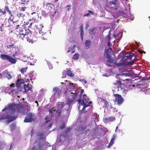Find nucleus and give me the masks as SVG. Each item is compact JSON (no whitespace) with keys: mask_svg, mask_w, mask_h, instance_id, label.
<instances>
[{"mask_svg":"<svg viewBox=\"0 0 150 150\" xmlns=\"http://www.w3.org/2000/svg\"><path fill=\"white\" fill-rule=\"evenodd\" d=\"M70 128H68L67 130L65 131L63 135H61L57 137L55 143L56 145H60L62 144L63 140H65L66 139H68L69 138L67 135L68 134V133L70 131Z\"/></svg>","mask_w":150,"mask_h":150,"instance_id":"3","label":"nucleus"},{"mask_svg":"<svg viewBox=\"0 0 150 150\" xmlns=\"http://www.w3.org/2000/svg\"><path fill=\"white\" fill-rule=\"evenodd\" d=\"M104 101V103L105 104V107L107 108L109 106V103L106 100Z\"/></svg>","mask_w":150,"mask_h":150,"instance_id":"48","label":"nucleus"},{"mask_svg":"<svg viewBox=\"0 0 150 150\" xmlns=\"http://www.w3.org/2000/svg\"><path fill=\"white\" fill-rule=\"evenodd\" d=\"M90 15V14L89 13H87L84 15V16H89Z\"/></svg>","mask_w":150,"mask_h":150,"instance_id":"54","label":"nucleus"},{"mask_svg":"<svg viewBox=\"0 0 150 150\" xmlns=\"http://www.w3.org/2000/svg\"><path fill=\"white\" fill-rule=\"evenodd\" d=\"M79 55L77 53L75 54L73 56V58L74 60H77L79 58Z\"/></svg>","mask_w":150,"mask_h":150,"instance_id":"37","label":"nucleus"},{"mask_svg":"<svg viewBox=\"0 0 150 150\" xmlns=\"http://www.w3.org/2000/svg\"><path fill=\"white\" fill-rule=\"evenodd\" d=\"M0 75L1 77V76L6 77L8 79H11L12 77L10 73L8 72L7 70H5L1 74L0 73Z\"/></svg>","mask_w":150,"mask_h":150,"instance_id":"13","label":"nucleus"},{"mask_svg":"<svg viewBox=\"0 0 150 150\" xmlns=\"http://www.w3.org/2000/svg\"><path fill=\"white\" fill-rule=\"evenodd\" d=\"M17 37L18 38H19L20 39H22V40H23L24 38L26 37V36L23 35V33H19V34H18V35Z\"/></svg>","mask_w":150,"mask_h":150,"instance_id":"31","label":"nucleus"},{"mask_svg":"<svg viewBox=\"0 0 150 150\" xmlns=\"http://www.w3.org/2000/svg\"><path fill=\"white\" fill-rule=\"evenodd\" d=\"M15 126V124L14 123H13L10 125V128L11 131L14 129Z\"/></svg>","mask_w":150,"mask_h":150,"instance_id":"42","label":"nucleus"},{"mask_svg":"<svg viewBox=\"0 0 150 150\" xmlns=\"http://www.w3.org/2000/svg\"><path fill=\"white\" fill-rule=\"evenodd\" d=\"M62 91L63 96L65 95L67 99V103L66 106L68 107L67 109V115H69L71 109V105L74 104L76 101H78L79 104L78 109L81 110L82 113L86 112V108L90 105L92 102L89 100L86 95L83 94L84 90L81 89L76 85L71 83L66 86H63L61 90H59L57 87L54 88L53 92L54 94L51 97L53 98L57 93L59 95Z\"/></svg>","mask_w":150,"mask_h":150,"instance_id":"1","label":"nucleus"},{"mask_svg":"<svg viewBox=\"0 0 150 150\" xmlns=\"http://www.w3.org/2000/svg\"><path fill=\"white\" fill-rule=\"evenodd\" d=\"M19 25H16V27H15V29H16V30H17L19 27Z\"/></svg>","mask_w":150,"mask_h":150,"instance_id":"56","label":"nucleus"},{"mask_svg":"<svg viewBox=\"0 0 150 150\" xmlns=\"http://www.w3.org/2000/svg\"><path fill=\"white\" fill-rule=\"evenodd\" d=\"M6 11H7L8 12H9V11L8 10V7H5L4 8V11L3 12V15H5V13H6Z\"/></svg>","mask_w":150,"mask_h":150,"instance_id":"43","label":"nucleus"},{"mask_svg":"<svg viewBox=\"0 0 150 150\" xmlns=\"http://www.w3.org/2000/svg\"><path fill=\"white\" fill-rule=\"evenodd\" d=\"M136 61V59H134L130 62H127L122 60L119 62L116 63V65L117 67L125 66L127 65L130 66L132 65Z\"/></svg>","mask_w":150,"mask_h":150,"instance_id":"4","label":"nucleus"},{"mask_svg":"<svg viewBox=\"0 0 150 150\" xmlns=\"http://www.w3.org/2000/svg\"><path fill=\"white\" fill-rule=\"evenodd\" d=\"M50 113L51 114L52 117H58L60 114V110L57 109V108L54 107L50 110Z\"/></svg>","mask_w":150,"mask_h":150,"instance_id":"6","label":"nucleus"},{"mask_svg":"<svg viewBox=\"0 0 150 150\" xmlns=\"http://www.w3.org/2000/svg\"><path fill=\"white\" fill-rule=\"evenodd\" d=\"M133 57V56L130 55L129 54H126L123 57V60L127 59L129 60H131Z\"/></svg>","mask_w":150,"mask_h":150,"instance_id":"20","label":"nucleus"},{"mask_svg":"<svg viewBox=\"0 0 150 150\" xmlns=\"http://www.w3.org/2000/svg\"><path fill=\"white\" fill-rule=\"evenodd\" d=\"M27 41L29 43H34L35 41V40L28 38L27 39Z\"/></svg>","mask_w":150,"mask_h":150,"instance_id":"45","label":"nucleus"},{"mask_svg":"<svg viewBox=\"0 0 150 150\" xmlns=\"http://www.w3.org/2000/svg\"><path fill=\"white\" fill-rule=\"evenodd\" d=\"M18 53V51L16 52L13 55V57H15V56H16V55Z\"/></svg>","mask_w":150,"mask_h":150,"instance_id":"53","label":"nucleus"},{"mask_svg":"<svg viewBox=\"0 0 150 150\" xmlns=\"http://www.w3.org/2000/svg\"><path fill=\"white\" fill-rule=\"evenodd\" d=\"M45 120H46L45 122L46 123H47L50 120H51V117H48V116H47V117L45 118Z\"/></svg>","mask_w":150,"mask_h":150,"instance_id":"47","label":"nucleus"},{"mask_svg":"<svg viewBox=\"0 0 150 150\" xmlns=\"http://www.w3.org/2000/svg\"><path fill=\"white\" fill-rule=\"evenodd\" d=\"M98 100H99V101H100L101 102H102L103 103H104V100H104V99H103L101 98H99Z\"/></svg>","mask_w":150,"mask_h":150,"instance_id":"52","label":"nucleus"},{"mask_svg":"<svg viewBox=\"0 0 150 150\" xmlns=\"http://www.w3.org/2000/svg\"><path fill=\"white\" fill-rule=\"evenodd\" d=\"M117 1L112 0V1H110L109 2V4H113L114 6H116L117 5Z\"/></svg>","mask_w":150,"mask_h":150,"instance_id":"38","label":"nucleus"},{"mask_svg":"<svg viewBox=\"0 0 150 150\" xmlns=\"http://www.w3.org/2000/svg\"><path fill=\"white\" fill-rule=\"evenodd\" d=\"M115 120V117H111L107 118H105L103 119L104 122H110L114 121Z\"/></svg>","mask_w":150,"mask_h":150,"instance_id":"18","label":"nucleus"},{"mask_svg":"<svg viewBox=\"0 0 150 150\" xmlns=\"http://www.w3.org/2000/svg\"><path fill=\"white\" fill-rule=\"evenodd\" d=\"M115 85H117V88H118V91L122 90V91H123V93H126V92H127V91H125L124 90V89H123L122 88V86H121L122 85L121 84V83L120 81H119V80L117 81V82L116 83H115Z\"/></svg>","mask_w":150,"mask_h":150,"instance_id":"14","label":"nucleus"},{"mask_svg":"<svg viewBox=\"0 0 150 150\" xmlns=\"http://www.w3.org/2000/svg\"><path fill=\"white\" fill-rule=\"evenodd\" d=\"M83 30H81V39L83 40Z\"/></svg>","mask_w":150,"mask_h":150,"instance_id":"46","label":"nucleus"},{"mask_svg":"<svg viewBox=\"0 0 150 150\" xmlns=\"http://www.w3.org/2000/svg\"><path fill=\"white\" fill-rule=\"evenodd\" d=\"M44 6H46V9H47V14H48L50 13H52L53 11H54V6L50 3H44Z\"/></svg>","mask_w":150,"mask_h":150,"instance_id":"9","label":"nucleus"},{"mask_svg":"<svg viewBox=\"0 0 150 150\" xmlns=\"http://www.w3.org/2000/svg\"><path fill=\"white\" fill-rule=\"evenodd\" d=\"M67 53H72L74 52V50H73L71 48H68V50H67Z\"/></svg>","mask_w":150,"mask_h":150,"instance_id":"39","label":"nucleus"},{"mask_svg":"<svg viewBox=\"0 0 150 150\" xmlns=\"http://www.w3.org/2000/svg\"><path fill=\"white\" fill-rule=\"evenodd\" d=\"M1 18H0V22L2 24V23H3V22L6 19L5 16L3 14V16H2Z\"/></svg>","mask_w":150,"mask_h":150,"instance_id":"35","label":"nucleus"},{"mask_svg":"<svg viewBox=\"0 0 150 150\" xmlns=\"http://www.w3.org/2000/svg\"><path fill=\"white\" fill-rule=\"evenodd\" d=\"M66 72V74L67 75L70 76H73V74L71 73V71L69 70L67 71H65L64 73Z\"/></svg>","mask_w":150,"mask_h":150,"instance_id":"34","label":"nucleus"},{"mask_svg":"<svg viewBox=\"0 0 150 150\" xmlns=\"http://www.w3.org/2000/svg\"><path fill=\"white\" fill-rule=\"evenodd\" d=\"M92 14H93V15H94V16H96V15H97V14L96 13H94V12H93V13Z\"/></svg>","mask_w":150,"mask_h":150,"instance_id":"64","label":"nucleus"},{"mask_svg":"<svg viewBox=\"0 0 150 150\" xmlns=\"http://www.w3.org/2000/svg\"><path fill=\"white\" fill-rule=\"evenodd\" d=\"M85 44L86 47L89 48L91 45L90 40H86L85 42Z\"/></svg>","mask_w":150,"mask_h":150,"instance_id":"29","label":"nucleus"},{"mask_svg":"<svg viewBox=\"0 0 150 150\" xmlns=\"http://www.w3.org/2000/svg\"><path fill=\"white\" fill-rule=\"evenodd\" d=\"M8 20L7 19H5V20L3 22V23H2L1 24V25L2 26L4 27H8L9 26V22L8 21Z\"/></svg>","mask_w":150,"mask_h":150,"instance_id":"27","label":"nucleus"},{"mask_svg":"<svg viewBox=\"0 0 150 150\" xmlns=\"http://www.w3.org/2000/svg\"><path fill=\"white\" fill-rule=\"evenodd\" d=\"M109 50V49H108L105 51V54H106L107 55V60H108V62H110V63H112L113 62V61L110 58L109 55V53L108 52Z\"/></svg>","mask_w":150,"mask_h":150,"instance_id":"22","label":"nucleus"},{"mask_svg":"<svg viewBox=\"0 0 150 150\" xmlns=\"http://www.w3.org/2000/svg\"><path fill=\"white\" fill-rule=\"evenodd\" d=\"M25 81L23 79H18L16 83V86L17 87H20L22 84H23Z\"/></svg>","mask_w":150,"mask_h":150,"instance_id":"16","label":"nucleus"},{"mask_svg":"<svg viewBox=\"0 0 150 150\" xmlns=\"http://www.w3.org/2000/svg\"><path fill=\"white\" fill-rule=\"evenodd\" d=\"M23 110L22 103L10 104L6 106L0 113V122L6 119L8 123L11 122L16 119L18 112L25 114L23 112Z\"/></svg>","mask_w":150,"mask_h":150,"instance_id":"2","label":"nucleus"},{"mask_svg":"<svg viewBox=\"0 0 150 150\" xmlns=\"http://www.w3.org/2000/svg\"><path fill=\"white\" fill-rule=\"evenodd\" d=\"M47 63L48 66L49 68L50 69H52V64L50 63V62L48 61H47Z\"/></svg>","mask_w":150,"mask_h":150,"instance_id":"40","label":"nucleus"},{"mask_svg":"<svg viewBox=\"0 0 150 150\" xmlns=\"http://www.w3.org/2000/svg\"><path fill=\"white\" fill-rule=\"evenodd\" d=\"M26 8L25 7V8H21V10L23 11H24L25 10V8Z\"/></svg>","mask_w":150,"mask_h":150,"instance_id":"63","label":"nucleus"},{"mask_svg":"<svg viewBox=\"0 0 150 150\" xmlns=\"http://www.w3.org/2000/svg\"><path fill=\"white\" fill-rule=\"evenodd\" d=\"M44 147V146H41L40 145L38 144L37 146H35V147H34L32 150H40L41 149L42 147Z\"/></svg>","mask_w":150,"mask_h":150,"instance_id":"28","label":"nucleus"},{"mask_svg":"<svg viewBox=\"0 0 150 150\" xmlns=\"http://www.w3.org/2000/svg\"><path fill=\"white\" fill-rule=\"evenodd\" d=\"M7 47L8 48H10L11 47L13 48L15 47L14 45L13 44L9 45H7Z\"/></svg>","mask_w":150,"mask_h":150,"instance_id":"50","label":"nucleus"},{"mask_svg":"<svg viewBox=\"0 0 150 150\" xmlns=\"http://www.w3.org/2000/svg\"><path fill=\"white\" fill-rule=\"evenodd\" d=\"M64 106V102H59L58 104V108H57L58 110H60V112H61V110Z\"/></svg>","mask_w":150,"mask_h":150,"instance_id":"21","label":"nucleus"},{"mask_svg":"<svg viewBox=\"0 0 150 150\" xmlns=\"http://www.w3.org/2000/svg\"><path fill=\"white\" fill-rule=\"evenodd\" d=\"M110 8H112V10H115L117 9V8L116 7H110Z\"/></svg>","mask_w":150,"mask_h":150,"instance_id":"55","label":"nucleus"},{"mask_svg":"<svg viewBox=\"0 0 150 150\" xmlns=\"http://www.w3.org/2000/svg\"><path fill=\"white\" fill-rule=\"evenodd\" d=\"M121 35H122L121 33H120L119 34H118V35H116V34H114V36L115 39H119L121 38Z\"/></svg>","mask_w":150,"mask_h":150,"instance_id":"36","label":"nucleus"},{"mask_svg":"<svg viewBox=\"0 0 150 150\" xmlns=\"http://www.w3.org/2000/svg\"><path fill=\"white\" fill-rule=\"evenodd\" d=\"M0 90H1V91H0L1 93H6L7 90V88L3 86L0 88Z\"/></svg>","mask_w":150,"mask_h":150,"instance_id":"30","label":"nucleus"},{"mask_svg":"<svg viewBox=\"0 0 150 150\" xmlns=\"http://www.w3.org/2000/svg\"><path fill=\"white\" fill-rule=\"evenodd\" d=\"M37 135L40 139H45L46 135H45L44 132H39L37 133Z\"/></svg>","mask_w":150,"mask_h":150,"instance_id":"17","label":"nucleus"},{"mask_svg":"<svg viewBox=\"0 0 150 150\" xmlns=\"http://www.w3.org/2000/svg\"><path fill=\"white\" fill-rule=\"evenodd\" d=\"M116 137V136L115 134H114L113 135L112 137L111 140V141H110L109 144L108 146V148L110 147L113 144Z\"/></svg>","mask_w":150,"mask_h":150,"instance_id":"24","label":"nucleus"},{"mask_svg":"<svg viewBox=\"0 0 150 150\" xmlns=\"http://www.w3.org/2000/svg\"><path fill=\"white\" fill-rule=\"evenodd\" d=\"M96 30V29L95 28H93L90 29H89V33L90 34H91L92 33V32H93L92 34H95V31Z\"/></svg>","mask_w":150,"mask_h":150,"instance_id":"33","label":"nucleus"},{"mask_svg":"<svg viewBox=\"0 0 150 150\" xmlns=\"http://www.w3.org/2000/svg\"><path fill=\"white\" fill-rule=\"evenodd\" d=\"M98 115L96 113H94L92 116V118L94 120V122L98 121Z\"/></svg>","mask_w":150,"mask_h":150,"instance_id":"25","label":"nucleus"},{"mask_svg":"<svg viewBox=\"0 0 150 150\" xmlns=\"http://www.w3.org/2000/svg\"><path fill=\"white\" fill-rule=\"evenodd\" d=\"M40 27L39 28H37L36 30L37 31V32L38 33L40 37L41 35H43L44 33L42 28L44 27V26L42 24H40Z\"/></svg>","mask_w":150,"mask_h":150,"instance_id":"15","label":"nucleus"},{"mask_svg":"<svg viewBox=\"0 0 150 150\" xmlns=\"http://www.w3.org/2000/svg\"><path fill=\"white\" fill-rule=\"evenodd\" d=\"M14 86L15 84L14 83H13L10 85L11 88L13 87V88H15L11 91V93H13V95L18 93L21 90V89L20 87H17L16 86L15 87Z\"/></svg>","mask_w":150,"mask_h":150,"instance_id":"12","label":"nucleus"},{"mask_svg":"<svg viewBox=\"0 0 150 150\" xmlns=\"http://www.w3.org/2000/svg\"><path fill=\"white\" fill-rule=\"evenodd\" d=\"M27 68L25 67L24 68H22L21 70V71L22 74H24V73L27 70Z\"/></svg>","mask_w":150,"mask_h":150,"instance_id":"41","label":"nucleus"},{"mask_svg":"<svg viewBox=\"0 0 150 150\" xmlns=\"http://www.w3.org/2000/svg\"><path fill=\"white\" fill-rule=\"evenodd\" d=\"M111 39V38L110 37V35L109 34L106 36L105 40H106L108 42V46L109 47H110V40Z\"/></svg>","mask_w":150,"mask_h":150,"instance_id":"26","label":"nucleus"},{"mask_svg":"<svg viewBox=\"0 0 150 150\" xmlns=\"http://www.w3.org/2000/svg\"><path fill=\"white\" fill-rule=\"evenodd\" d=\"M0 57L3 60H7L12 64H15L16 62V60L10 57L9 56L5 54H2L0 56Z\"/></svg>","mask_w":150,"mask_h":150,"instance_id":"7","label":"nucleus"},{"mask_svg":"<svg viewBox=\"0 0 150 150\" xmlns=\"http://www.w3.org/2000/svg\"><path fill=\"white\" fill-rule=\"evenodd\" d=\"M115 97V102L117 103L119 105L121 104L123 101V99L120 95L119 94H114Z\"/></svg>","mask_w":150,"mask_h":150,"instance_id":"11","label":"nucleus"},{"mask_svg":"<svg viewBox=\"0 0 150 150\" xmlns=\"http://www.w3.org/2000/svg\"><path fill=\"white\" fill-rule=\"evenodd\" d=\"M17 16L19 18L22 17L23 18V17L24 16V15L22 13H18L17 14Z\"/></svg>","mask_w":150,"mask_h":150,"instance_id":"44","label":"nucleus"},{"mask_svg":"<svg viewBox=\"0 0 150 150\" xmlns=\"http://www.w3.org/2000/svg\"><path fill=\"white\" fill-rule=\"evenodd\" d=\"M89 26V25H88V24H87L86 25V28L87 29L88 28V27Z\"/></svg>","mask_w":150,"mask_h":150,"instance_id":"62","label":"nucleus"},{"mask_svg":"<svg viewBox=\"0 0 150 150\" xmlns=\"http://www.w3.org/2000/svg\"><path fill=\"white\" fill-rule=\"evenodd\" d=\"M91 126V125H89L88 126H86V127L84 128L83 127V125H82V127L81 125L79 127V129H76V130L77 131V132H80V133L81 134H82L85 132H86L89 130Z\"/></svg>","mask_w":150,"mask_h":150,"instance_id":"10","label":"nucleus"},{"mask_svg":"<svg viewBox=\"0 0 150 150\" xmlns=\"http://www.w3.org/2000/svg\"><path fill=\"white\" fill-rule=\"evenodd\" d=\"M80 30H83V25L82 24L80 27Z\"/></svg>","mask_w":150,"mask_h":150,"instance_id":"59","label":"nucleus"},{"mask_svg":"<svg viewBox=\"0 0 150 150\" xmlns=\"http://www.w3.org/2000/svg\"><path fill=\"white\" fill-rule=\"evenodd\" d=\"M86 120V118L85 117H82V116L81 117L80 119H79L78 121L80 122H84Z\"/></svg>","mask_w":150,"mask_h":150,"instance_id":"32","label":"nucleus"},{"mask_svg":"<svg viewBox=\"0 0 150 150\" xmlns=\"http://www.w3.org/2000/svg\"><path fill=\"white\" fill-rule=\"evenodd\" d=\"M88 12L90 14L91 13V14H92L93 13V11H88Z\"/></svg>","mask_w":150,"mask_h":150,"instance_id":"61","label":"nucleus"},{"mask_svg":"<svg viewBox=\"0 0 150 150\" xmlns=\"http://www.w3.org/2000/svg\"><path fill=\"white\" fill-rule=\"evenodd\" d=\"M103 76H106V77H108L109 75L107 73H106V74H103Z\"/></svg>","mask_w":150,"mask_h":150,"instance_id":"57","label":"nucleus"},{"mask_svg":"<svg viewBox=\"0 0 150 150\" xmlns=\"http://www.w3.org/2000/svg\"><path fill=\"white\" fill-rule=\"evenodd\" d=\"M137 85L138 87L144 89L142 91L145 92L146 94H150V88H148L147 87V84L143 82H141V83H138Z\"/></svg>","mask_w":150,"mask_h":150,"instance_id":"5","label":"nucleus"},{"mask_svg":"<svg viewBox=\"0 0 150 150\" xmlns=\"http://www.w3.org/2000/svg\"><path fill=\"white\" fill-rule=\"evenodd\" d=\"M35 118L34 115L32 113H29L24 120V122H29L35 120Z\"/></svg>","mask_w":150,"mask_h":150,"instance_id":"8","label":"nucleus"},{"mask_svg":"<svg viewBox=\"0 0 150 150\" xmlns=\"http://www.w3.org/2000/svg\"><path fill=\"white\" fill-rule=\"evenodd\" d=\"M65 127V125L64 123L62 124V125L59 126V128L61 129H62L64 128Z\"/></svg>","mask_w":150,"mask_h":150,"instance_id":"51","label":"nucleus"},{"mask_svg":"<svg viewBox=\"0 0 150 150\" xmlns=\"http://www.w3.org/2000/svg\"><path fill=\"white\" fill-rule=\"evenodd\" d=\"M20 33H22L24 34H23V35H24L26 36V37L27 38H28V35H30V33H28L26 32V30L25 29H23L22 30H20Z\"/></svg>","mask_w":150,"mask_h":150,"instance_id":"23","label":"nucleus"},{"mask_svg":"<svg viewBox=\"0 0 150 150\" xmlns=\"http://www.w3.org/2000/svg\"><path fill=\"white\" fill-rule=\"evenodd\" d=\"M23 88L25 90L24 92H26L28 91H31L32 88V86L30 84H28V85H26L25 84H24L23 85Z\"/></svg>","mask_w":150,"mask_h":150,"instance_id":"19","label":"nucleus"},{"mask_svg":"<svg viewBox=\"0 0 150 150\" xmlns=\"http://www.w3.org/2000/svg\"><path fill=\"white\" fill-rule=\"evenodd\" d=\"M124 74L126 76H130V74L129 73H125Z\"/></svg>","mask_w":150,"mask_h":150,"instance_id":"58","label":"nucleus"},{"mask_svg":"<svg viewBox=\"0 0 150 150\" xmlns=\"http://www.w3.org/2000/svg\"><path fill=\"white\" fill-rule=\"evenodd\" d=\"M52 123H51L50 125L48 126V127L49 128H50L51 127H52Z\"/></svg>","mask_w":150,"mask_h":150,"instance_id":"60","label":"nucleus"},{"mask_svg":"<svg viewBox=\"0 0 150 150\" xmlns=\"http://www.w3.org/2000/svg\"><path fill=\"white\" fill-rule=\"evenodd\" d=\"M79 81H82V82H83L85 83H87V81L85 79H80L79 80Z\"/></svg>","mask_w":150,"mask_h":150,"instance_id":"49","label":"nucleus"}]
</instances>
